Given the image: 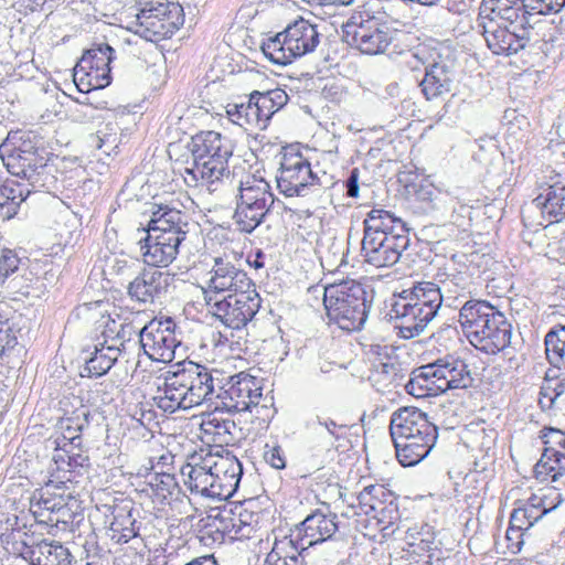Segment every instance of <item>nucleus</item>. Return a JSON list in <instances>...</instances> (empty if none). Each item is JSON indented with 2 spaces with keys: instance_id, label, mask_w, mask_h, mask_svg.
I'll use <instances>...</instances> for the list:
<instances>
[{
  "instance_id": "1",
  "label": "nucleus",
  "mask_w": 565,
  "mask_h": 565,
  "mask_svg": "<svg viewBox=\"0 0 565 565\" xmlns=\"http://www.w3.org/2000/svg\"><path fill=\"white\" fill-rule=\"evenodd\" d=\"M185 214L169 204L153 203L150 220L142 230L147 236L139 242L143 263L148 267L170 266L186 238Z\"/></svg>"
},
{
  "instance_id": "2",
  "label": "nucleus",
  "mask_w": 565,
  "mask_h": 565,
  "mask_svg": "<svg viewBox=\"0 0 565 565\" xmlns=\"http://www.w3.org/2000/svg\"><path fill=\"white\" fill-rule=\"evenodd\" d=\"M267 511L256 498L211 508L201 519V532L214 543L246 541L264 527Z\"/></svg>"
},
{
  "instance_id": "3",
  "label": "nucleus",
  "mask_w": 565,
  "mask_h": 565,
  "mask_svg": "<svg viewBox=\"0 0 565 565\" xmlns=\"http://www.w3.org/2000/svg\"><path fill=\"white\" fill-rule=\"evenodd\" d=\"M390 433L396 459L403 467L419 463L438 438L437 427L428 415L412 406L401 407L392 414Z\"/></svg>"
},
{
  "instance_id": "4",
  "label": "nucleus",
  "mask_w": 565,
  "mask_h": 565,
  "mask_svg": "<svg viewBox=\"0 0 565 565\" xmlns=\"http://www.w3.org/2000/svg\"><path fill=\"white\" fill-rule=\"evenodd\" d=\"M459 323L470 344L486 354H497L511 342V324L489 301H466L459 310Z\"/></svg>"
},
{
  "instance_id": "5",
  "label": "nucleus",
  "mask_w": 565,
  "mask_h": 565,
  "mask_svg": "<svg viewBox=\"0 0 565 565\" xmlns=\"http://www.w3.org/2000/svg\"><path fill=\"white\" fill-rule=\"evenodd\" d=\"M351 44L365 55L387 54L396 49L398 30L393 28L380 0L358 7L345 24Z\"/></svg>"
},
{
  "instance_id": "6",
  "label": "nucleus",
  "mask_w": 565,
  "mask_h": 565,
  "mask_svg": "<svg viewBox=\"0 0 565 565\" xmlns=\"http://www.w3.org/2000/svg\"><path fill=\"white\" fill-rule=\"evenodd\" d=\"M441 303L443 295L434 282L422 281L403 290L392 306L399 335L404 339L418 335L436 317Z\"/></svg>"
},
{
  "instance_id": "7",
  "label": "nucleus",
  "mask_w": 565,
  "mask_h": 565,
  "mask_svg": "<svg viewBox=\"0 0 565 565\" xmlns=\"http://www.w3.org/2000/svg\"><path fill=\"white\" fill-rule=\"evenodd\" d=\"M323 305L330 322L341 330L358 331L366 321V290L354 279H344L324 286Z\"/></svg>"
},
{
  "instance_id": "8",
  "label": "nucleus",
  "mask_w": 565,
  "mask_h": 565,
  "mask_svg": "<svg viewBox=\"0 0 565 565\" xmlns=\"http://www.w3.org/2000/svg\"><path fill=\"white\" fill-rule=\"evenodd\" d=\"M137 4L134 33L148 42L169 41L184 25V9L177 1L138 0Z\"/></svg>"
},
{
  "instance_id": "9",
  "label": "nucleus",
  "mask_w": 565,
  "mask_h": 565,
  "mask_svg": "<svg viewBox=\"0 0 565 565\" xmlns=\"http://www.w3.org/2000/svg\"><path fill=\"white\" fill-rule=\"evenodd\" d=\"M319 44L317 26L303 18L289 23L284 31L262 44L264 55L274 64L288 65L315 51Z\"/></svg>"
},
{
  "instance_id": "10",
  "label": "nucleus",
  "mask_w": 565,
  "mask_h": 565,
  "mask_svg": "<svg viewBox=\"0 0 565 565\" xmlns=\"http://www.w3.org/2000/svg\"><path fill=\"white\" fill-rule=\"evenodd\" d=\"M307 148L299 142L285 145L278 152L277 188L286 198L305 196L320 180L306 156Z\"/></svg>"
},
{
  "instance_id": "11",
  "label": "nucleus",
  "mask_w": 565,
  "mask_h": 565,
  "mask_svg": "<svg viewBox=\"0 0 565 565\" xmlns=\"http://www.w3.org/2000/svg\"><path fill=\"white\" fill-rule=\"evenodd\" d=\"M288 102L284 89L275 88L267 92L254 90L246 103H228L226 116L228 120L247 132L265 130L274 114Z\"/></svg>"
},
{
  "instance_id": "12",
  "label": "nucleus",
  "mask_w": 565,
  "mask_h": 565,
  "mask_svg": "<svg viewBox=\"0 0 565 565\" xmlns=\"http://www.w3.org/2000/svg\"><path fill=\"white\" fill-rule=\"evenodd\" d=\"M355 515H365L375 521L377 532H384L394 526L401 515L398 494L388 483H371L364 486L352 501L343 499Z\"/></svg>"
},
{
  "instance_id": "13",
  "label": "nucleus",
  "mask_w": 565,
  "mask_h": 565,
  "mask_svg": "<svg viewBox=\"0 0 565 565\" xmlns=\"http://www.w3.org/2000/svg\"><path fill=\"white\" fill-rule=\"evenodd\" d=\"M38 523L57 526L72 524L82 512L81 500L64 482H47L42 487L32 505Z\"/></svg>"
},
{
  "instance_id": "14",
  "label": "nucleus",
  "mask_w": 565,
  "mask_h": 565,
  "mask_svg": "<svg viewBox=\"0 0 565 565\" xmlns=\"http://www.w3.org/2000/svg\"><path fill=\"white\" fill-rule=\"evenodd\" d=\"M263 386L260 380L245 372L230 377L223 393V404L232 412L255 413L254 417L263 424H268L273 417L269 406L263 404Z\"/></svg>"
},
{
  "instance_id": "15",
  "label": "nucleus",
  "mask_w": 565,
  "mask_h": 565,
  "mask_svg": "<svg viewBox=\"0 0 565 565\" xmlns=\"http://www.w3.org/2000/svg\"><path fill=\"white\" fill-rule=\"evenodd\" d=\"M114 53V49L106 43L94 44L84 51L73 73L74 84L81 93L102 89L111 83L110 63Z\"/></svg>"
},
{
  "instance_id": "16",
  "label": "nucleus",
  "mask_w": 565,
  "mask_h": 565,
  "mask_svg": "<svg viewBox=\"0 0 565 565\" xmlns=\"http://www.w3.org/2000/svg\"><path fill=\"white\" fill-rule=\"evenodd\" d=\"M262 307V298L256 285L246 287L236 294L225 295L215 300L213 316L232 330H242L252 322Z\"/></svg>"
},
{
  "instance_id": "17",
  "label": "nucleus",
  "mask_w": 565,
  "mask_h": 565,
  "mask_svg": "<svg viewBox=\"0 0 565 565\" xmlns=\"http://www.w3.org/2000/svg\"><path fill=\"white\" fill-rule=\"evenodd\" d=\"M145 354L156 362L169 363L174 359L180 344L175 334V322L171 318L152 319L139 333Z\"/></svg>"
},
{
  "instance_id": "18",
  "label": "nucleus",
  "mask_w": 565,
  "mask_h": 565,
  "mask_svg": "<svg viewBox=\"0 0 565 565\" xmlns=\"http://www.w3.org/2000/svg\"><path fill=\"white\" fill-rule=\"evenodd\" d=\"M146 478L147 487L141 491L150 497L159 513L166 516H175L177 513H182L181 505L188 504L190 500L181 492L173 473L153 472Z\"/></svg>"
},
{
  "instance_id": "19",
  "label": "nucleus",
  "mask_w": 565,
  "mask_h": 565,
  "mask_svg": "<svg viewBox=\"0 0 565 565\" xmlns=\"http://www.w3.org/2000/svg\"><path fill=\"white\" fill-rule=\"evenodd\" d=\"M205 467L211 469L216 499L227 500L237 490L243 468L231 451H216L205 455Z\"/></svg>"
},
{
  "instance_id": "20",
  "label": "nucleus",
  "mask_w": 565,
  "mask_h": 565,
  "mask_svg": "<svg viewBox=\"0 0 565 565\" xmlns=\"http://www.w3.org/2000/svg\"><path fill=\"white\" fill-rule=\"evenodd\" d=\"M488 49L495 55L509 56L523 50L529 42L527 25L478 23Z\"/></svg>"
},
{
  "instance_id": "21",
  "label": "nucleus",
  "mask_w": 565,
  "mask_h": 565,
  "mask_svg": "<svg viewBox=\"0 0 565 565\" xmlns=\"http://www.w3.org/2000/svg\"><path fill=\"white\" fill-rule=\"evenodd\" d=\"M253 285H255V282L246 271L237 268L233 263L217 257L210 271V279L203 294L205 300L211 302V295H233Z\"/></svg>"
},
{
  "instance_id": "22",
  "label": "nucleus",
  "mask_w": 565,
  "mask_h": 565,
  "mask_svg": "<svg viewBox=\"0 0 565 565\" xmlns=\"http://www.w3.org/2000/svg\"><path fill=\"white\" fill-rule=\"evenodd\" d=\"M191 167L184 168L181 175L188 186H206L210 191H215L216 185L221 183L228 174V160L213 159L211 157L192 156Z\"/></svg>"
},
{
  "instance_id": "23",
  "label": "nucleus",
  "mask_w": 565,
  "mask_h": 565,
  "mask_svg": "<svg viewBox=\"0 0 565 565\" xmlns=\"http://www.w3.org/2000/svg\"><path fill=\"white\" fill-rule=\"evenodd\" d=\"M525 0H482L478 23L529 25Z\"/></svg>"
},
{
  "instance_id": "24",
  "label": "nucleus",
  "mask_w": 565,
  "mask_h": 565,
  "mask_svg": "<svg viewBox=\"0 0 565 565\" xmlns=\"http://www.w3.org/2000/svg\"><path fill=\"white\" fill-rule=\"evenodd\" d=\"M409 244V237L383 236V238H363L362 255L370 265L376 268L395 265Z\"/></svg>"
},
{
  "instance_id": "25",
  "label": "nucleus",
  "mask_w": 565,
  "mask_h": 565,
  "mask_svg": "<svg viewBox=\"0 0 565 565\" xmlns=\"http://www.w3.org/2000/svg\"><path fill=\"white\" fill-rule=\"evenodd\" d=\"M335 514L313 512L308 515L298 529V542L300 550H306L318 543L331 539L338 530Z\"/></svg>"
},
{
  "instance_id": "26",
  "label": "nucleus",
  "mask_w": 565,
  "mask_h": 565,
  "mask_svg": "<svg viewBox=\"0 0 565 565\" xmlns=\"http://www.w3.org/2000/svg\"><path fill=\"white\" fill-rule=\"evenodd\" d=\"M132 507L128 503L114 504L110 520L106 526V536L114 545H125L139 536L140 524L132 514Z\"/></svg>"
},
{
  "instance_id": "27",
  "label": "nucleus",
  "mask_w": 565,
  "mask_h": 565,
  "mask_svg": "<svg viewBox=\"0 0 565 565\" xmlns=\"http://www.w3.org/2000/svg\"><path fill=\"white\" fill-rule=\"evenodd\" d=\"M541 192L533 200L541 215L550 224L559 223L565 220V184L553 177L541 185Z\"/></svg>"
},
{
  "instance_id": "28",
  "label": "nucleus",
  "mask_w": 565,
  "mask_h": 565,
  "mask_svg": "<svg viewBox=\"0 0 565 565\" xmlns=\"http://www.w3.org/2000/svg\"><path fill=\"white\" fill-rule=\"evenodd\" d=\"M182 377L180 364L177 365L175 371L167 373L163 387L159 390V394L156 396L157 405L163 412L173 413L178 409H190L193 407L189 401L186 386L181 381Z\"/></svg>"
},
{
  "instance_id": "29",
  "label": "nucleus",
  "mask_w": 565,
  "mask_h": 565,
  "mask_svg": "<svg viewBox=\"0 0 565 565\" xmlns=\"http://www.w3.org/2000/svg\"><path fill=\"white\" fill-rule=\"evenodd\" d=\"M363 238L408 236L405 223L390 211L372 209L363 221Z\"/></svg>"
},
{
  "instance_id": "30",
  "label": "nucleus",
  "mask_w": 565,
  "mask_h": 565,
  "mask_svg": "<svg viewBox=\"0 0 565 565\" xmlns=\"http://www.w3.org/2000/svg\"><path fill=\"white\" fill-rule=\"evenodd\" d=\"M182 371V382L189 392L190 404L201 405L214 391L213 377L205 366L194 362H183L180 364Z\"/></svg>"
},
{
  "instance_id": "31",
  "label": "nucleus",
  "mask_w": 565,
  "mask_h": 565,
  "mask_svg": "<svg viewBox=\"0 0 565 565\" xmlns=\"http://www.w3.org/2000/svg\"><path fill=\"white\" fill-rule=\"evenodd\" d=\"M88 423V413L84 405H79L72 412L64 409V414L56 423L53 434L56 449H64L67 445L81 440L82 431Z\"/></svg>"
},
{
  "instance_id": "32",
  "label": "nucleus",
  "mask_w": 565,
  "mask_h": 565,
  "mask_svg": "<svg viewBox=\"0 0 565 565\" xmlns=\"http://www.w3.org/2000/svg\"><path fill=\"white\" fill-rule=\"evenodd\" d=\"M167 274L154 267L145 268L128 286V295L140 302L153 301L168 287Z\"/></svg>"
},
{
  "instance_id": "33",
  "label": "nucleus",
  "mask_w": 565,
  "mask_h": 565,
  "mask_svg": "<svg viewBox=\"0 0 565 565\" xmlns=\"http://www.w3.org/2000/svg\"><path fill=\"white\" fill-rule=\"evenodd\" d=\"M443 385L441 362H436L414 371L406 388L411 395L422 398L444 393Z\"/></svg>"
},
{
  "instance_id": "34",
  "label": "nucleus",
  "mask_w": 565,
  "mask_h": 565,
  "mask_svg": "<svg viewBox=\"0 0 565 565\" xmlns=\"http://www.w3.org/2000/svg\"><path fill=\"white\" fill-rule=\"evenodd\" d=\"M190 150L192 156L211 157L213 159H226L233 154L230 140L221 132L202 130L191 138Z\"/></svg>"
},
{
  "instance_id": "35",
  "label": "nucleus",
  "mask_w": 565,
  "mask_h": 565,
  "mask_svg": "<svg viewBox=\"0 0 565 565\" xmlns=\"http://www.w3.org/2000/svg\"><path fill=\"white\" fill-rule=\"evenodd\" d=\"M184 484L192 493L216 499L211 469L205 467V456H192L181 469Z\"/></svg>"
},
{
  "instance_id": "36",
  "label": "nucleus",
  "mask_w": 565,
  "mask_h": 565,
  "mask_svg": "<svg viewBox=\"0 0 565 565\" xmlns=\"http://www.w3.org/2000/svg\"><path fill=\"white\" fill-rule=\"evenodd\" d=\"M42 164V158L31 140L14 146L6 158L8 170L14 175H26Z\"/></svg>"
},
{
  "instance_id": "37",
  "label": "nucleus",
  "mask_w": 565,
  "mask_h": 565,
  "mask_svg": "<svg viewBox=\"0 0 565 565\" xmlns=\"http://www.w3.org/2000/svg\"><path fill=\"white\" fill-rule=\"evenodd\" d=\"M238 201L258 204L262 209L270 207L274 203L270 184L259 171L247 174L245 179L241 181Z\"/></svg>"
},
{
  "instance_id": "38",
  "label": "nucleus",
  "mask_w": 565,
  "mask_h": 565,
  "mask_svg": "<svg viewBox=\"0 0 565 565\" xmlns=\"http://www.w3.org/2000/svg\"><path fill=\"white\" fill-rule=\"evenodd\" d=\"M451 73L448 67L440 63H435L426 68L425 76L420 82L422 93L427 100H434L450 93Z\"/></svg>"
},
{
  "instance_id": "39",
  "label": "nucleus",
  "mask_w": 565,
  "mask_h": 565,
  "mask_svg": "<svg viewBox=\"0 0 565 565\" xmlns=\"http://www.w3.org/2000/svg\"><path fill=\"white\" fill-rule=\"evenodd\" d=\"M73 555L61 542L43 539L34 544L30 565H72Z\"/></svg>"
},
{
  "instance_id": "40",
  "label": "nucleus",
  "mask_w": 565,
  "mask_h": 565,
  "mask_svg": "<svg viewBox=\"0 0 565 565\" xmlns=\"http://www.w3.org/2000/svg\"><path fill=\"white\" fill-rule=\"evenodd\" d=\"M264 565H303L300 548L290 536L275 540Z\"/></svg>"
},
{
  "instance_id": "41",
  "label": "nucleus",
  "mask_w": 565,
  "mask_h": 565,
  "mask_svg": "<svg viewBox=\"0 0 565 565\" xmlns=\"http://www.w3.org/2000/svg\"><path fill=\"white\" fill-rule=\"evenodd\" d=\"M120 352L116 344L98 343L94 345L92 356L86 360L85 369L89 376L106 374L117 361Z\"/></svg>"
},
{
  "instance_id": "42",
  "label": "nucleus",
  "mask_w": 565,
  "mask_h": 565,
  "mask_svg": "<svg viewBox=\"0 0 565 565\" xmlns=\"http://www.w3.org/2000/svg\"><path fill=\"white\" fill-rule=\"evenodd\" d=\"M268 211L269 207L262 209L258 204L238 201L234 223L239 232L249 234L262 224Z\"/></svg>"
},
{
  "instance_id": "43",
  "label": "nucleus",
  "mask_w": 565,
  "mask_h": 565,
  "mask_svg": "<svg viewBox=\"0 0 565 565\" xmlns=\"http://www.w3.org/2000/svg\"><path fill=\"white\" fill-rule=\"evenodd\" d=\"M565 476V455L542 452L540 460L534 466V477L540 482H555Z\"/></svg>"
},
{
  "instance_id": "44",
  "label": "nucleus",
  "mask_w": 565,
  "mask_h": 565,
  "mask_svg": "<svg viewBox=\"0 0 565 565\" xmlns=\"http://www.w3.org/2000/svg\"><path fill=\"white\" fill-rule=\"evenodd\" d=\"M441 379L444 393L448 390L466 388L472 382L470 371L462 361L441 363Z\"/></svg>"
},
{
  "instance_id": "45",
  "label": "nucleus",
  "mask_w": 565,
  "mask_h": 565,
  "mask_svg": "<svg viewBox=\"0 0 565 565\" xmlns=\"http://www.w3.org/2000/svg\"><path fill=\"white\" fill-rule=\"evenodd\" d=\"M26 539L28 534L21 530L1 535L6 552L14 557H21L30 564L33 557L34 544L29 545Z\"/></svg>"
},
{
  "instance_id": "46",
  "label": "nucleus",
  "mask_w": 565,
  "mask_h": 565,
  "mask_svg": "<svg viewBox=\"0 0 565 565\" xmlns=\"http://www.w3.org/2000/svg\"><path fill=\"white\" fill-rule=\"evenodd\" d=\"M545 353L552 364L565 366V326H556L546 334Z\"/></svg>"
},
{
  "instance_id": "47",
  "label": "nucleus",
  "mask_w": 565,
  "mask_h": 565,
  "mask_svg": "<svg viewBox=\"0 0 565 565\" xmlns=\"http://www.w3.org/2000/svg\"><path fill=\"white\" fill-rule=\"evenodd\" d=\"M544 516V510L533 501V494L523 503L513 509L511 513L513 524L530 529L535 522Z\"/></svg>"
},
{
  "instance_id": "48",
  "label": "nucleus",
  "mask_w": 565,
  "mask_h": 565,
  "mask_svg": "<svg viewBox=\"0 0 565 565\" xmlns=\"http://www.w3.org/2000/svg\"><path fill=\"white\" fill-rule=\"evenodd\" d=\"M201 426L205 434L217 437L218 441L227 443L225 437L231 434L234 422L223 418L220 413H211L203 419ZM214 441H216V439H214Z\"/></svg>"
},
{
  "instance_id": "49",
  "label": "nucleus",
  "mask_w": 565,
  "mask_h": 565,
  "mask_svg": "<svg viewBox=\"0 0 565 565\" xmlns=\"http://www.w3.org/2000/svg\"><path fill=\"white\" fill-rule=\"evenodd\" d=\"M540 438L544 445L543 452L565 455V431L554 427H543L540 431Z\"/></svg>"
},
{
  "instance_id": "50",
  "label": "nucleus",
  "mask_w": 565,
  "mask_h": 565,
  "mask_svg": "<svg viewBox=\"0 0 565 565\" xmlns=\"http://www.w3.org/2000/svg\"><path fill=\"white\" fill-rule=\"evenodd\" d=\"M1 195L6 198V201L0 202V216L3 220H10L18 213L20 204L24 201V196L21 191L15 194V189L8 184L3 185Z\"/></svg>"
},
{
  "instance_id": "51",
  "label": "nucleus",
  "mask_w": 565,
  "mask_h": 565,
  "mask_svg": "<svg viewBox=\"0 0 565 565\" xmlns=\"http://www.w3.org/2000/svg\"><path fill=\"white\" fill-rule=\"evenodd\" d=\"M533 501L544 510V515L556 509L562 502L561 492L554 487H545L533 493Z\"/></svg>"
},
{
  "instance_id": "52",
  "label": "nucleus",
  "mask_w": 565,
  "mask_h": 565,
  "mask_svg": "<svg viewBox=\"0 0 565 565\" xmlns=\"http://www.w3.org/2000/svg\"><path fill=\"white\" fill-rule=\"evenodd\" d=\"M100 327L102 335L104 338L102 343L114 344L113 342L118 341L121 338L124 323L120 320H116L110 315L102 316Z\"/></svg>"
},
{
  "instance_id": "53",
  "label": "nucleus",
  "mask_w": 565,
  "mask_h": 565,
  "mask_svg": "<svg viewBox=\"0 0 565 565\" xmlns=\"http://www.w3.org/2000/svg\"><path fill=\"white\" fill-rule=\"evenodd\" d=\"M21 259L15 250L3 248L0 254V284H3L20 266Z\"/></svg>"
},
{
  "instance_id": "54",
  "label": "nucleus",
  "mask_w": 565,
  "mask_h": 565,
  "mask_svg": "<svg viewBox=\"0 0 565 565\" xmlns=\"http://www.w3.org/2000/svg\"><path fill=\"white\" fill-rule=\"evenodd\" d=\"M565 391L564 381H547L543 384L540 393V404L543 408L553 406L555 399Z\"/></svg>"
},
{
  "instance_id": "55",
  "label": "nucleus",
  "mask_w": 565,
  "mask_h": 565,
  "mask_svg": "<svg viewBox=\"0 0 565 565\" xmlns=\"http://www.w3.org/2000/svg\"><path fill=\"white\" fill-rule=\"evenodd\" d=\"M529 529L524 526H518L513 524L512 518L510 516L509 527L505 532L507 550L511 554H518L524 544V533Z\"/></svg>"
},
{
  "instance_id": "56",
  "label": "nucleus",
  "mask_w": 565,
  "mask_h": 565,
  "mask_svg": "<svg viewBox=\"0 0 565 565\" xmlns=\"http://www.w3.org/2000/svg\"><path fill=\"white\" fill-rule=\"evenodd\" d=\"M17 510L13 503H6L3 507H0V526L6 531L12 532L20 530Z\"/></svg>"
},
{
  "instance_id": "57",
  "label": "nucleus",
  "mask_w": 565,
  "mask_h": 565,
  "mask_svg": "<svg viewBox=\"0 0 565 565\" xmlns=\"http://www.w3.org/2000/svg\"><path fill=\"white\" fill-rule=\"evenodd\" d=\"M414 56L423 64L435 65L440 58L437 49L430 43H420L416 46Z\"/></svg>"
},
{
  "instance_id": "58",
  "label": "nucleus",
  "mask_w": 565,
  "mask_h": 565,
  "mask_svg": "<svg viewBox=\"0 0 565 565\" xmlns=\"http://www.w3.org/2000/svg\"><path fill=\"white\" fill-rule=\"evenodd\" d=\"M264 458L275 469H284L286 467L282 449L278 445L269 446L266 444Z\"/></svg>"
},
{
  "instance_id": "59",
  "label": "nucleus",
  "mask_w": 565,
  "mask_h": 565,
  "mask_svg": "<svg viewBox=\"0 0 565 565\" xmlns=\"http://www.w3.org/2000/svg\"><path fill=\"white\" fill-rule=\"evenodd\" d=\"M551 162L554 166L552 172H554L557 178L565 173V141L558 142L553 147Z\"/></svg>"
},
{
  "instance_id": "60",
  "label": "nucleus",
  "mask_w": 565,
  "mask_h": 565,
  "mask_svg": "<svg viewBox=\"0 0 565 565\" xmlns=\"http://www.w3.org/2000/svg\"><path fill=\"white\" fill-rule=\"evenodd\" d=\"M345 190L347 195L349 198H358L359 196V171L358 169H353L351 171L350 177L345 181Z\"/></svg>"
},
{
  "instance_id": "61",
  "label": "nucleus",
  "mask_w": 565,
  "mask_h": 565,
  "mask_svg": "<svg viewBox=\"0 0 565 565\" xmlns=\"http://www.w3.org/2000/svg\"><path fill=\"white\" fill-rule=\"evenodd\" d=\"M265 254L257 249L254 254L247 256V264L255 269H260L265 267Z\"/></svg>"
},
{
  "instance_id": "62",
  "label": "nucleus",
  "mask_w": 565,
  "mask_h": 565,
  "mask_svg": "<svg viewBox=\"0 0 565 565\" xmlns=\"http://www.w3.org/2000/svg\"><path fill=\"white\" fill-rule=\"evenodd\" d=\"M185 565H217L213 556H203L189 562Z\"/></svg>"
},
{
  "instance_id": "63",
  "label": "nucleus",
  "mask_w": 565,
  "mask_h": 565,
  "mask_svg": "<svg viewBox=\"0 0 565 565\" xmlns=\"http://www.w3.org/2000/svg\"><path fill=\"white\" fill-rule=\"evenodd\" d=\"M213 341L215 345H227L230 344V339L226 334H223L222 332H216L213 334Z\"/></svg>"
},
{
  "instance_id": "64",
  "label": "nucleus",
  "mask_w": 565,
  "mask_h": 565,
  "mask_svg": "<svg viewBox=\"0 0 565 565\" xmlns=\"http://www.w3.org/2000/svg\"><path fill=\"white\" fill-rule=\"evenodd\" d=\"M353 0H321V6L328 4H350Z\"/></svg>"
}]
</instances>
